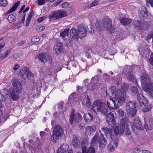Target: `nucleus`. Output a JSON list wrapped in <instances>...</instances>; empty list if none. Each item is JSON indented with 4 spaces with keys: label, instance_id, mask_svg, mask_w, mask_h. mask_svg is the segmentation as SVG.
<instances>
[{
    "label": "nucleus",
    "instance_id": "473e14b6",
    "mask_svg": "<svg viewBox=\"0 0 153 153\" xmlns=\"http://www.w3.org/2000/svg\"><path fill=\"white\" fill-rule=\"evenodd\" d=\"M23 73H22V77L24 79H25V78H27L28 79H30L31 76V73L28 70H27L24 71Z\"/></svg>",
    "mask_w": 153,
    "mask_h": 153
},
{
    "label": "nucleus",
    "instance_id": "3c124183",
    "mask_svg": "<svg viewBox=\"0 0 153 153\" xmlns=\"http://www.w3.org/2000/svg\"><path fill=\"white\" fill-rule=\"evenodd\" d=\"M20 4V1H17L14 4L13 6L10 10H16Z\"/></svg>",
    "mask_w": 153,
    "mask_h": 153
},
{
    "label": "nucleus",
    "instance_id": "1a4fd4ad",
    "mask_svg": "<svg viewBox=\"0 0 153 153\" xmlns=\"http://www.w3.org/2000/svg\"><path fill=\"white\" fill-rule=\"evenodd\" d=\"M134 26L140 30H146L149 25V22L143 20H137L134 22Z\"/></svg>",
    "mask_w": 153,
    "mask_h": 153
},
{
    "label": "nucleus",
    "instance_id": "49530a36",
    "mask_svg": "<svg viewBox=\"0 0 153 153\" xmlns=\"http://www.w3.org/2000/svg\"><path fill=\"white\" fill-rule=\"evenodd\" d=\"M123 132L125 131L126 134L127 135H130L131 133V130H130L129 126L126 127L125 128V130H123Z\"/></svg>",
    "mask_w": 153,
    "mask_h": 153
},
{
    "label": "nucleus",
    "instance_id": "5fc2aeb1",
    "mask_svg": "<svg viewBox=\"0 0 153 153\" xmlns=\"http://www.w3.org/2000/svg\"><path fill=\"white\" fill-rule=\"evenodd\" d=\"M76 94L74 93H72L69 96L68 98V101H71L75 97Z\"/></svg>",
    "mask_w": 153,
    "mask_h": 153
},
{
    "label": "nucleus",
    "instance_id": "f704fd0d",
    "mask_svg": "<svg viewBox=\"0 0 153 153\" xmlns=\"http://www.w3.org/2000/svg\"><path fill=\"white\" fill-rule=\"evenodd\" d=\"M123 71L124 73L126 75L130 72H132L133 69L130 66L126 65L123 67Z\"/></svg>",
    "mask_w": 153,
    "mask_h": 153
},
{
    "label": "nucleus",
    "instance_id": "052dcab7",
    "mask_svg": "<svg viewBox=\"0 0 153 153\" xmlns=\"http://www.w3.org/2000/svg\"><path fill=\"white\" fill-rule=\"evenodd\" d=\"M64 102H61L58 104V108L59 109H62L63 108V104Z\"/></svg>",
    "mask_w": 153,
    "mask_h": 153
},
{
    "label": "nucleus",
    "instance_id": "aec40b11",
    "mask_svg": "<svg viewBox=\"0 0 153 153\" xmlns=\"http://www.w3.org/2000/svg\"><path fill=\"white\" fill-rule=\"evenodd\" d=\"M68 148L69 146L67 144H64L58 148L57 153H67Z\"/></svg>",
    "mask_w": 153,
    "mask_h": 153
},
{
    "label": "nucleus",
    "instance_id": "9b49d317",
    "mask_svg": "<svg viewBox=\"0 0 153 153\" xmlns=\"http://www.w3.org/2000/svg\"><path fill=\"white\" fill-rule=\"evenodd\" d=\"M133 123H131V129L133 131H134L135 128L138 130H142L143 126L141 123L140 118L138 117H136L133 120Z\"/></svg>",
    "mask_w": 153,
    "mask_h": 153
},
{
    "label": "nucleus",
    "instance_id": "7c9ffc66",
    "mask_svg": "<svg viewBox=\"0 0 153 153\" xmlns=\"http://www.w3.org/2000/svg\"><path fill=\"white\" fill-rule=\"evenodd\" d=\"M126 111L127 112L128 115L130 117H134L137 112V110L136 108L127 110H126Z\"/></svg>",
    "mask_w": 153,
    "mask_h": 153
},
{
    "label": "nucleus",
    "instance_id": "13d9d810",
    "mask_svg": "<svg viewBox=\"0 0 153 153\" xmlns=\"http://www.w3.org/2000/svg\"><path fill=\"white\" fill-rule=\"evenodd\" d=\"M119 115L121 117H123L124 115L123 111L122 109H119L117 111Z\"/></svg>",
    "mask_w": 153,
    "mask_h": 153
},
{
    "label": "nucleus",
    "instance_id": "f03ea898",
    "mask_svg": "<svg viewBox=\"0 0 153 153\" xmlns=\"http://www.w3.org/2000/svg\"><path fill=\"white\" fill-rule=\"evenodd\" d=\"M141 83L143 90L149 93L150 97L153 99V83L147 74H143L141 77Z\"/></svg>",
    "mask_w": 153,
    "mask_h": 153
},
{
    "label": "nucleus",
    "instance_id": "6ab92c4d",
    "mask_svg": "<svg viewBox=\"0 0 153 153\" xmlns=\"http://www.w3.org/2000/svg\"><path fill=\"white\" fill-rule=\"evenodd\" d=\"M102 130L107 136H108L111 139L114 138V136L113 135L112 130L111 129L107 128L105 127H103L102 128Z\"/></svg>",
    "mask_w": 153,
    "mask_h": 153
},
{
    "label": "nucleus",
    "instance_id": "6e6552de",
    "mask_svg": "<svg viewBox=\"0 0 153 153\" xmlns=\"http://www.w3.org/2000/svg\"><path fill=\"white\" fill-rule=\"evenodd\" d=\"M125 95L124 91L122 92L120 90H117L115 94V104L117 106H121L125 100Z\"/></svg>",
    "mask_w": 153,
    "mask_h": 153
},
{
    "label": "nucleus",
    "instance_id": "c756f323",
    "mask_svg": "<svg viewBox=\"0 0 153 153\" xmlns=\"http://www.w3.org/2000/svg\"><path fill=\"white\" fill-rule=\"evenodd\" d=\"M98 133H96V134L92 138L91 142V145L95 146L98 144Z\"/></svg>",
    "mask_w": 153,
    "mask_h": 153
},
{
    "label": "nucleus",
    "instance_id": "cd10ccee",
    "mask_svg": "<svg viewBox=\"0 0 153 153\" xmlns=\"http://www.w3.org/2000/svg\"><path fill=\"white\" fill-rule=\"evenodd\" d=\"M115 90L116 88L114 86H111L108 90L106 91V93L107 96H108L109 97L112 96L114 93Z\"/></svg>",
    "mask_w": 153,
    "mask_h": 153
},
{
    "label": "nucleus",
    "instance_id": "7ed1b4c3",
    "mask_svg": "<svg viewBox=\"0 0 153 153\" xmlns=\"http://www.w3.org/2000/svg\"><path fill=\"white\" fill-rule=\"evenodd\" d=\"M91 111L93 112L94 114H96L97 112L105 115L108 113V109L104 102L97 100L93 103Z\"/></svg>",
    "mask_w": 153,
    "mask_h": 153
},
{
    "label": "nucleus",
    "instance_id": "4d7b16f0",
    "mask_svg": "<svg viewBox=\"0 0 153 153\" xmlns=\"http://www.w3.org/2000/svg\"><path fill=\"white\" fill-rule=\"evenodd\" d=\"M70 4L68 2H65L63 3L61 5L62 8H66L69 6Z\"/></svg>",
    "mask_w": 153,
    "mask_h": 153
},
{
    "label": "nucleus",
    "instance_id": "4468645a",
    "mask_svg": "<svg viewBox=\"0 0 153 153\" xmlns=\"http://www.w3.org/2000/svg\"><path fill=\"white\" fill-rule=\"evenodd\" d=\"M98 142L99 143V147L101 150L102 149L105 147L107 141L102 134H100L99 137Z\"/></svg>",
    "mask_w": 153,
    "mask_h": 153
},
{
    "label": "nucleus",
    "instance_id": "37998d69",
    "mask_svg": "<svg viewBox=\"0 0 153 153\" xmlns=\"http://www.w3.org/2000/svg\"><path fill=\"white\" fill-rule=\"evenodd\" d=\"M69 30L67 29L63 31L60 33V35L61 37L64 38L66 36H68V34Z\"/></svg>",
    "mask_w": 153,
    "mask_h": 153
},
{
    "label": "nucleus",
    "instance_id": "f257e3e1",
    "mask_svg": "<svg viewBox=\"0 0 153 153\" xmlns=\"http://www.w3.org/2000/svg\"><path fill=\"white\" fill-rule=\"evenodd\" d=\"M13 89H9V97L13 100H17L19 98V95L16 94H20L21 93L22 86L20 82L17 79H13L12 81Z\"/></svg>",
    "mask_w": 153,
    "mask_h": 153
},
{
    "label": "nucleus",
    "instance_id": "72a5a7b5",
    "mask_svg": "<svg viewBox=\"0 0 153 153\" xmlns=\"http://www.w3.org/2000/svg\"><path fill=\"white\" fill-rule=\"evenodd\" d=\"M82 103L87 107H90L91 102L88 96H87L86 97H85L84 98L83 101L82 102Z\"/></svg>",
    "mask_w": 153,
    "mask_h": 153
},
{
    "label": "nucleus",
    "instance_id": "2eb2a0df",
    "mask_svg": "<svg viewBox=\"0 0 153 153\" xmlns=\"http://www.w3.org/2000/svg\"><path fill=\"white\" fill-rule=\"evenodd\" d=\"M137 100L141 106L145 105L148 102V101L144 98V96L141 92H140L137 94Z\"/></svg>",
    "mask_w": 153,
    "mask_h": 153
},
{
    "label": "nucleus",
    "instance_id": "c9c22d12",
    "mask_svg": "<svg viewBox=\"0 0 153 153\" xmlns=\"http://www.w3.org/2000/svg\"><path fill=\"white\" fill-rule=\"evenodd\" d=\"M140 13L139 16L140 19H145L148 17L147 10H140Z\"/></svg>",
    "mask_w": 153,
    "mask_h": 153
},
{
    "label": "nucleus",
    "instance_id": "0e129e2a",
    "mask_svg": "<svg viewBox=\"0 0 153 153\" xmlns=\"http://www.w3.org/2000/svg\"><path fill=\"white\" fill-rule=\"evenodd\" d=\"M99 75H97L92 77L91 79V81L92 82H94L95 80H98V79L99 78Z\"/></svg>",
    "mask_w": 153,
    "mask_h": 153
},
{
    "label": "nucleus",
    "instance_id": "e433bc0d",
    "mask_svg": "<svg viewBox=\"0 0 153 153\" xmlns=\"http://www.w3.org/2000/svg\"><path fill=\"white\" fill-rule=\"evenodd\" d=\"M113 126H111L113 128L114 134L116 135H117L120 133V135H121V134H120V132L122 130L120 128V130H119V126H118V125H117L116 124Z\"/></svg>",
    "mask_w": 153,
    "mask_h": 153
},
{
    "label": "nucleus",
    "instance_id": "423d86ee",
    "mask_svg": "<svg viewBox=\"0 0 153 153\" xmlns=\"http://www.w3.org/2000/svg\"><path fill=\"white\" fill-rule=\"evenodd\" d=\"M63 133V130L62 127L57 125L54 126L53 129V133L51 137V140L53 142H56L61 137Z\"/></svg>",
    "mask_w": 153,
    "mask_h": 153
},
{
    "label": "nucleus",
    "instance_id": "f3484780",
    "mask_svg": "<svg viewBox=\"0 0 153 153\" xmlns=\"http://www.w3.org/2000/svg\"><path fill=\"white\" fill-rule=\"evenodd\" d=\"M118 144V140L117 139L114 140H112L110 142L108 146V148L109 152L113 151L117 147Z\"/></svg>",
    "mask_w": 153,
    "mask_h": 153
},
{
    "label": "nucleus",
    "instance_id": "0eeeda50",
    "mask_svg": "<svg viewBox=\"0 0 153 153\" xmlns=\"http://www.w3.org/2000/svg\"><path fill=\"white\" fill-rule=\"evenodd\" d=\"M68 13L65 10H57L51 12L49 16L50 20H55L68 16Z\"/></svg>",
    "mask_w": 153,
    "mask_h": 153
},
{
    "label": "nucleus",
    "instance_id": "b1692460",
    "mask_svg": "<svg viewBox=\"0 0 153 153\" xmlns=\"http://www.w3.org/2000/svg\"><path fill=\"white\" fill-rule=\"evenodd\" d=\"M91 111L92 114L89 113L86 114H85L84 115L85 121L87 123L90 122L93 119L94 113L92 111Z\"/></svg>",
    "mask_w": 153,
    "mask_h": 153
},
{
    "label": "nucleus",
    "instance_id": "e2e57ef3",
    "mask_svg": "<svg viewBox=\"0 0 153 153\" xmlns=\"http://www.w3.org/2000/svg\"><path fill=\"white\" fill-rule=\"evenodd\" d=\"M40 39L39 38H37L36 37H33L31 39V41L32 42H39Z\"/></svg>",
    "mask_w": 153,
    "mask_h": 153
},
{
    "label": "nucleus",
    "instance_id": "39448f33",
    "mask_svg": "<svg viewBox=\"0 0 153 153\" xmlns=\"http://www.w3.org/2000/svg\"><path fill=\"white\" fill-rule=\"evenodd\" d=\"M95 26L99 31H100L102 29L105 30H109L112 27V20L108 16L102 19V23L97 21Z\"/></svg>",
    "mask_w": 153,
    "mask_h": 153
},
{
    "label": "nucleus",
    "instance_id": "a18cd8bd",
    "mask_svg": "<svg viewBox=\"0 0 153 153\" xmlns=\"http://www.w3.org/2000/svg\"><path fill=\"white\" fill-rule=\"evenodd\" d=\"M15 16L13 15H10L8 16L7 18V20L10 23H11L12 22H15Z\"/></svg>",
    "mask_w": 153,
    "mask_h": 153
},
{
    "label": "nucleus",
    "instance_id": "ddd939ff",
    "mask_svg": "<svg viewBox=\"0 0 153 153\" xmlns=\"http://www.w3.org/2000/svg\"><path fill=\"white\" fill-rule=\"evenodd\" d=\"M106 121L108 125L111 126H114L115 123V120L114 114L111 112L109 113L106 115Z\"/></svg>",
    "mask_w": 153,
    "mask_h": 153
},
{
    "label": "nucleus",
    "instance_id": "5701e85b",
    "mask_svg": "<svg viewBox=\"0 0 153 153\" xmlns=\"http://www.w3.org/2000/svg\"><path fill=\"white\" fill-rule=\"evenodd\" d=\"M136 102L135 101H129L127 102L126 105V110L136 108Z\"/></svg>",
    "mask_w": 153,
    "mask_h": 153
},
{
    "label": "nucleus",
    "instance_id": "69168bd1",
    "mask_svg": "<svg viewBox=\"0 0 153 153\" xmlns=\"http://www.w3.org/2000/svg\"><path fill=\"white\" fill-rule=\"evenodd\" d=\"M45 2V0H38V4L39 5L44 4Z\"/></svg>",
    "mask_w": 153,
    "mask_h": 153
},
{
    "label": "nucleus",
    "instance_id": "2f4dec72",
    "mask_svg": "<svg viewBox=\"0 0 153 153\" xmlns=\"http://www.w3.org/2000/svg\"><path fill=\"white\" fill-rule=\"evenodd\" d=\"M131 21V20L129 19L123 18L121 19L120 22L122 24L126 25L130 24Z\"/></svg>",
    "mask_w": 153,
    "mask_h": 153
},
{
    "label": "nucleus",
    "instance_id": "9d476101",
    "mask_svg": "<svg viewBox=\"0 0 153 153\" xmlns=\"http://www.w3.org/2000/svg\"><path fill=\"white\" fill-rule=\"evenodd\" d=\"M39 59L44 63L48 62L50 64L52 62V58L49 54L47 52L41 53L38 56Z\"/></svg>",
    "mask_w": 153,
    "mask_h": 153
},
{
    "label": "nucleus",
    "instance_id": "393cba45",
    "mask_svg": "<svg viewBox=\"0 0 153 153\" xmlns=\"http://www.w3.org/2000/svg\"><path fill=\"white\" fill-rule=\"evenodd\" d=\"M63 49L62 43H59L53 47V52L58 54L61 52L62 51Z\"/></svg>",
    "mask_w": 153,
    "mask_h": 153
},
{
    "label": "nucleus",
    "instance_id": "09e8293b",
    "mask_svg": "<svg viewBox=\"0 0 153 153\" xmlns=\"http://www.w3.org/2000/svg\"><path fill=\"white\" fill-rule=\"evenodd\" d=\"M63 115L62 112H56L53 114V117L55 118H59L62 116Z\"/></svg>",
    "mask_w": 153,
    "mask_h": 153
},
{
    "label": "nucleus",
    "instance_id": "774afa93",
    "mask_svg": "<svg viewBox=\"0 0 153 153\" xmlns=\"http://www.w3.org/2000/svg\"><path fill=\"white\" fill-rule=\"evenodd\" d=\"M153 37V32L149 34H148L147 36V40H148L149 39H150L151 38H152Z\"/></svg>",
    "mask_w": 153,
    "mask_h": 153
},
{
    "label": "nucleus",
    "instance_id": "8fccbe9b",
    "mask_svg": "<svg viewBox=\"0 0 153 153\" xmlns=\"http://www.w3.org/2000/svg\"><path fill=\"white\" fill-rule=\"evenodd\" d=\"M7 4V0H0V6H1L5 7Z\"/></svg>",
    "mask_w": 153,
    "mask_h": 153
},
{
    "label": "nucleus",
    "instance_id": "a878e982",
    "mask_svg": "<svg viewBox=\"0 0 153 153\" xmlns=\"http://www.w3.org/2000/svg\"><path fill=\"white\" fill-rule=\"evenodd\" d=\"M85 132L87 135L93 134L94 132L96 131V128L95 127H91L90 126H87L85 128Z\"/></svg>",
    "mask_w": 153,
    "mask_h": 153
},
{
    "label": "nucleus",
    "instance_id": "bf43d9fd",
    "mask_svg": "<svg viewBox=\"0 0 153 153\" xmlns=\"http://www.w3.org/2000/svg\"><path fill=\"white\" fill-rule=\"evenodd\" d=\"M9 53V51H6L3 54H1V56L2 58H4L6 57Z\"/></svg>",
    "mask_w": 153,
    "mask_h": 153
},
{
    "label": "nucleus",
    "instance_id": "680f3d73",
    "mask_svg": "<svg viewBox=\"0 0 153 153\" xmlns=\"http://www.w3.org/2000/svg\"><path fill=\"white\" fill-rule=\"evenodd\" d=\"M46 18V16H44L42 17H40L39 18L37 19V21L39 23H40L43 21Z\"/></svg>",
    "mask_w": 153,
    "mask_h": 153
},
{
    "label": "nucleus",
    "instance_id": "a19ab883",
    "mask_svg": "<svg viewBox=\"0 0 153 153\" xmlns=\"http://www.w3.org/2000/svg\"><path fill=\"white\" fill-rule=\"evenodd\" d=\"M75 115V114L73 111L71 112L69 119V122L71 124L73 123V121L75 122V120H76Z\"/></svg>",
    "mask_w": 153,
    "mask_h": 153
},
{
    "label": "nucleus",
    "instance_id": "338daca9",
    "mask_svg": "<svg viewBox=\"0 0 153 153\" xmlns=\"http://www.w3.org/2000/svg\"><path fill=\"white\" fill-rule=\"evenodd\" d=\"M151 58L149 59V62L150 64L153 66V53H152L150 55Z\"/></svg>",
    "mask_w": 153,
    "mask_h": 153
},
{
    "label": "nucleus",
    "instance_id": "603ef678",
    "mask_svg": "<svg viewBox=\"0 0 153 153\" xmlns=\"http://www.w3.org/2000/svg\"><path fill=\"white\" fill-rule=\"evenodd\" d=\"M122 80L121 78L119 76H117L116 77V78L114 79V81L117 82V85H120L121 81Z\"/></svg>",
    "mask_w": 153,
    "mask_h": 153
},
{
    "label": "nucleus",
    "instance_id": "6e6d98bb",
    "mask_svg": "<svg viewBox=\"0 0 153 153\" xmlns=\"http://www.w3.org/2000/svg\"><path fill=\"white\" fill-rule=\"evenodd\" d=\"M7 119L4 116H3L2 114L0 115V121L1 122H5Z\"/></svg>",
    "mask_w": 153,
    "mask_h": 153
},
{
    "label": "nucleus",
    "instance_id": "de8ad7c7",
    "mask_svg": "<svg viewBox=\"0 0 153 153\" xmlns=\"http://www.w3.org/2000/svg\"><path fill=\"white\" fill-rule=\"evenodd\" d=\"M131 89L133 94H137L138 93H139L137 87H135L134 86H133L131 87Z\"/></svg>",
    "mask_w": 153,
    "mask_h": 153
},
{
    "label": "nucleus",
    "instance_id": "4c0bfd02",
    "mask_svg": "<svg viewBox=\"0 0 153 153\" xmlns=\"http://www.w3.org/2000/svg\"><path fill=\"white\" fill-rule=\"evenodd\" d=\"M99 1V0H94L90 4V5L87 4L85 6V9H89L91 7L97 5L98 4Z\"/></svg>",
    "mask_w": 153,
    "mask_h": 153
},
{
    "label": "nucleus",
    "instance_id": "58836bf2",
    "mask_svg": "<svg viewBox=\"0 0 153 153\" xmlns=\"http://www.w3.org/2000/svg\"><path fill=\"white\" fill-rule=\"evenodd\" d=\"M146 48H147L146 47L145 43L144 42H142L141 43V44L139 46L138 50L140 52L143 53L145 50Z\"/></svg>",
    "mask_w": 153,
    "mask_h": 153
},
{
    "label": "nucleus",
    "instance_id": "4be33fe9",
    "mask_svg": "<svg viewBox=\"0 0 153 153\" xmlns=\"http://www.w3.org/2000/svg\"><path fill=\"white\" fill-rule=\"evenodd\" d=\"M86 148L85 146H82V149L83 153H95V150L94 148L91 147L87 149Z\"/></svg>",
    "mask_w": 153,
    "mask_h": 153
},
{
    "label": "nucleus",
    "instance_id": "79ce46f5",
    "mask_svg": "<svg viewBox=\"0 0 153 153\" xmlns=\"http://www.w3.org/2000/svg\"><path fill=\"white\" fill-rule=\"evenodd\" d=\"M103 77L104 80L107 82H110L112 80V79L110 78V76L106 73L104 74Z\"/></svg>",
    "mask_w": 153,
    "mask_h": 153
},
{
    "label": "nucleus",
    "instance_id": "c85d7f7f",
    "mask_svg": "<svg viewBox=\"0 0 153 153\" xmlns=\"http://www.w3.org/2000/svg\"><path fill=\"white\" fill-rule=\"evenodd\" d=\"M144 105V106L142 109L143 112L144 113L148 112L149 114L150 115V113L149 111L151 110L152 107V104H150L148 105L146 104L145 105Z\"/></svg>",
    "mask_w": 153,
    "mask_h": 153
},
{
    "label": "nucleus",
    "instance_id": "864d4df0",
    "mask_svg": "<svg viewBox=\"0 0 153 153\" xmlns=\"http://www.w3.org/2000/svg\"><path fill=\"white\" fill-rule=\"evenodd\" d=\"M88 30L89 32L92 33V32H94V27L91 25H89L88 26Z\"/></svg>",
    "mask_w": 153,
    "mask_h": 153
},
{
    "label": "nucleus",
    "instance_id": "a211bd4d",
    "mask_svg": "<svg viewBox=\"0 0 153 153\" xmlns=\"http://www.w3.org/2000/svg\"><path fill=\"white\" fill-rule=\"evenodd\" d=\"M126 76L127 79L130 81L133 82L135 80V84L136 86L137 87H139L137 83V81L136 79V78L134 76L132 72H130V73L126 74Z\"/></svg>",
    "mask_w": 153,
    "mask_h": 153
},
{
    "label": "nucleus",
    "instance_id": "f8f14e48",
    "mask_svg": "<svg viewBox=\"0 0 153 153\" xmlns=\"http://www.w3.org/2000/svg\"><path fill=\"white\" fill-rule=\"evenodd\" d=\"M131 123L129 121L127 117H125L121 120L120 128L122 131L120 132V134H123V131L125 130V128L126 127L129 126H130L131 127Z\"/></svg>",
    "mask_w": 153,
    "mask_h": 153
},
{
    "label": "nucleus",
    "instance_id": "c03bdc74",
    "mask_svg": "<svg viewBox=\"0 0 153 153\" xmlns=\"http://www.w3.org/2000/svg\"><path fill=\"white\" fill-rule=\"evenodd\" d=\"M75 117L76 120H75V122L78 123L81 121L82 118V117L79 113H77L75 114Z\"/></svg>",
    "mask_w": 153,
    "mask_h": 153
},
{
    "label": "nucleus",
    "instance_id": "20e7f679",
    "mask_svg": "<svg viewBox=\"0 0 153 153\" xmlns=\"http://www.w3.org/2000/svg\"><path fill=\"white\" fill-rule=\"evenodd\" d=\"M78 33H77L76 30L74 28L71 29L70 32L71 37L75 41L78 40L79 37L82 38L84 37L87 34V31L85 26L82 24L79 25L78 27Z\"/></svg>",
    "mask_w": 153,
    "mask_h": 153
},
{
    "label": "nucleus",
    "instance_id": "412c9836",
    "mask_svg": "<svg viewBox=\"0 0 153 153\" xmlns=\"http://www.w3.org/2000/svg\"><path fill=\"white\" fill-rule=\"evenodd\" d=\"M72 143L75 148H78L80 144L79 137L75 135H74L72 139Z\"/></svg>",
    "mask_w": 153,
    "mask_h": 153
},
{
    "label": "nucleus",
    "instance_id": "ea45409f",
    "mask_svg": "<svg viewBox=\"0 0 153 153\" xmlns=\"http://www.w3.org/2000/svg\"><path fill=\"white\" fill-rule=\"evenodd\" d=\"M34 15V12L32 11L30 12L27 18L26 19V25L28 26L30 22L31 18Z\"/></svg>",
    "mask_w": 153,
    "mask_h": 153
},
{
    "label": "nucleus",
    "instance_id": "dca6fc26",
    "mask_svg": "<svg viewBox=\"0 0 153 153\" xmlns=\"http://www.w3.org/2000/svg\"><path fill=\"white\" fill-rule=\"evenodd\" d=\"M114 102L115 101L114 100H110L107 101L108 107L110 110L111 111H113L114 110L117 109L120 107L119 106H117V104L115 105Z\"/></svg>",
    "mask_w": 153,
    "mask_h": 153
},
{
    "label": "nucleus",
    "instance_id": "bb28decb",
    "mask_svg": "<svg viewBox=\"0 0 153 153\" xmlns=\"http://www.w3.org/2000/svg\"><path fill=\"white\" fill-rule=\"evenodd\" d=\"M144 127L146 130H152L153 129V119H150L147 123H145Z\"/></svg>",
    "mask_w": 153,
    "mask_h": 153
}]
</instances>
